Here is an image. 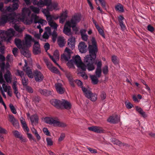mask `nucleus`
Returning <instances> with one entry per match:
<instances>
[{"mask_svg": "<svg viewBox=\"0 0 155 155\" xmlns=\"http://www.w3.org/2000/svg\"><path fill=\"white\" fill-rule=\"evenodd\" d=\"M87 46L83 42H80L78 45V49L80 51L81 53H85L87 51Z\"/></svg>", "mask_w": 155, "mask_h": 155, "instance_id": "obj_20", "label": "nucleus"}, {"mask_svg": "<svg viewBox=\"0 0 155 155\" xmlns=\"http://www.w3.org/2000/svg\"><path fill=\"white\" fill-rule=\"evenodd\" d=\"M20 120L24 131L25 132H28L29 130V128L27 126L25 119L23 117H21L20 118Z\"/></svg>", "mask_w": 155, "mask_h": 155, "instance_id": "obj_24", "label": "nucleus"}, {"mask_svg": "<svg viewBox=\"0 0 155 155\" xmlns=\"http://www.w3.org/2000/svg\"><path fill=\"white\" fill-rule=\"evenodd\" d=\"M55 87L57 91L60 94H63L64 91V89L62 87V85L60 83L55 84Z\"/></svg>", "mask_w": 155, "mask_h": 155, "instance_id": "obj_21", "label": "nucleus"}, {"mask_svg": "<svg viewBox=\"0 0 155 155\" xmlns=\"http://www.w3.org/2000/svg\"><path fill=\"white\" fill-rule=\"evenodd\" d=\"M46 17L48 24L50 23V22H53L51 16L50 15V14L46 16Z\"/></svg>", "mask_w": 155, "mask_h": 155, "instance_id": "obj_51", "label": "nucleus"}, {"mask_svg": "<svg viewBox=\"0 0 155 155\" xmlns=\"http://www.w3.org/2000/svg\"><path fill=\"white\" fill-rule=\"evenodd\" d=\"M13 133L15 137L19 138L22 135L17 130H15L13 131Z\"/></svg>", "mask_w": 155, "mask_h": 155, "instance_id": "obj_49", "label": "nucleus"}, {"mask_svg": "<svg viewBox=\"0 0 155 155\" xmlns=\"http://www.w3.org/2000/svg\"><path fill=\"white\" fill-rule=\"evenodd\" d=\"M34 78L36 82H41L43 80L44 77L40 71L35 70L34 71Z\"/></svg>", "mask_w": 155, "mask_h": 155, "instance_id": "obj_12", "label": "nucleus"}, {"mask_svg": "<svg viewBox=\"0 0 155 155\" xmlns=\"http://www.w3.org/2000/svg\"><path fill=\"white\" fill-rule=\"evenodd\" d=\"M82 91L85 96L92 101H95L97 98V95L95 94L92 93L89 90L85 87H82Z\"/></svg>", "mask_w": 155, "mask_h": 155, "instance_id": "obj_10", "label": "nucleus"}, {"mask_svg": "<svg viewBox=\"0 0 155 155\" xmlns=\"http://www.w3.org/2000/svg\"><path fill=\"white\" fill-rule=\"evenodd\" d=\"M15 42L16 46L19 49H21L25 46L24 41H21L18 38H15Z\"/></svg>", "mask_w": 155, "mask_h": 155, "instance_id": "obj_18", "label": "nucleus"}, {"mask_svg": "<svg viewBox=\"0 0 155 155\" xmlns=\"http://www.w3.org/2000/svg\"><path fill=\"white\" fill-rule=\"evenodd\" d=\"M120 25V26L121 29L123 31L125 30L126 28V26L124 23V22H120L119 23Z\"/></svg>", "mask_w": 155, "mask_h": 155, "instance_id": "obj_64", "label": "nucleus"}, {"mask_svg": "<svg viewBox=\"0 0 155 155\" xmlns=\"http://www.w3.org/2000/svg\"><path fill=\"white\" fill-rule=\"evenodd\" d=\"M125 105L128 109H131L133 107V105L129 102H126Z\"/></svg>", "mask_w": 155, "mask_h": 155, "instance_id": "obj_59", "label": "nucleus"}, {"mask_svg": "<svg viewBox=\"0 0 155 155\" xmlns=\"http://www.w3.org/2000/svg\"><path fill=\"white\" fill-rule=\"evenodd\" d=\"M81 16L78 14L74 15L70 21L73 30L76 32L78 31V29L76 26V24L81 20Z\"/></svg>", "mask_w": 155, "mask_h": 155, "instance_id": "obj_8", "label": "nucleus"}, {"mask_svg": "<svg viewBox=\"0 0 155 155\" xmlns=\"http://www.w3.org/2000/svg\"><path fill=\"white\" fill-rule=\"evenodd\" d=\"M29 119L31 121L32 125H36L38 123V117L37 114H34L30 117Z\"/></svg>", "mask_w": 155, "mask_h": 155, "instance_id": "obj_22", "label": "nucleus"}, {"mask_svg": "<svg viewBox=\"0 0 155 155\" xmlns=\"http://www.w3.org/2000/svg\"><path fill=\"white\" fill-rule=\"evenodd\" d=\"M115 8L116 11H118L119 12H124L123 6L120 3H118L115 6Z\"/></svg>", "mask_w": 155, "mask_h": 155, "instance_id": "obj_35", "label": "nucleus"}, {"mask_svg": "<svg viewBox=\"0 0 155 155\" xmlns=\"http://www.w3.org/2000/svg\"><path fill=\"white\" fill-rule=\"evenodd\" d=\"M32 39L31 36L28 35H26L25 37V41H24V43L25 46H31V41H32Z\"/></svg>", "mask_w": 155, "mask_h": 155, "instance_id": "obj_26", "label": "nucleus"}, {"mask_svg": "<svg viewBox=\"0 0 155 155\" xmlns=\"http://www.w3.org/2000/svg\"><path fill=\"white\" fill-rule=\"evenodd\" d=\"M44 2L45 5L48 7L49 6L51 3V0H44Z\"/></svg>", "mask_w": 155, "mask_h": 155, "instance_id": "obj_55", "label": "nucleus"}, {"mask_svg": "<svg viewBox=\"0 0 155 155\" xmlns=\"http://www.w3.org/2000/svg\"><path fill=\"white\" fill-rule=\"evenodd\" d=\"M42 12L45 14V16L50 14L49 11L48 9H43Z\"/></svg>", "mask_w": 155, "mask_h": 155, "instance_id": "obj_62", "label": "nucleus"}, {"mask_svg": "<svg viewBox=\"0 0 155 155\" xmlns=\"http://www.w3.org/2000/svg\"><path fill=\"white\" fill-rule=\"evenodd\" d=\"M27 135L28 137L30 140H32L34 141H35V139L34 138L32 135L31 134L27 133Z\"/></svg>", "mask_w": 155, "mask_h": 155, "instance_id": "obj_60", "label": "nucleus"}, {"mask_svg": "<svg viewBox=\"0 0 155 155\" xmlns=\"http://www.w3.org/2000/svg\"><path fill=\"white\" fill-rule=\"evenodd\" d=\"M31 10L35 13L38 14L40 12V9L38 8L35 7L33 6H31L30 7Z\"/></svg>", "mask_w": 155, "mask_h": 155, "instance_id": "obj_40", "label": "nucleus"}, {"mask_svg": "<svg viewBox=\"0 0 155 155\" xmlns=\"http://www.w3.org/2000/svg\"><path fill=\"white\" fill-rule=\"evenodd\" d=\"M112 61L115 64H118L119 60L117 57L115 56H112L111 58Z\"/></svg>", "mask_w": 155, "mask_h": 155, "instance_id": "obj_42", "label": "nucleus"}, {"mask_svg": "<svg viewBox=\"0 0 155 155\" xmlns=\"http://www.w3.org/2000/svg\"><path fill=\"white\" fill-rule=\"evenodd\" d=\"M9 107L12 113L14 114H15L17 113V112L15 108L13 105L12 104H10L9 105Z\"/></svg>", "mask_w": 155, "mask_h": 155, "instance_id": "obj_48", "label": "nucleus"}, {"mask_svg": "<svg viewBox=\"0 0 155 155\" xmlns=\"http://www.w3.org/2000/svg\"><path fill=\"white\" fill-rule=\"evenodd\" d=\"M38 91L41 94L45 96H49L51 95L52 94V91L49 90L48 91L46 89L41 90L40 89Z\"/></svg>", "mask_w": 155, "mask_h": 155, "instance_id": "obj_32", "label": "nucleus"}, {"mask_svg": "<svg viewBox=\"0 0 155 155\" xmlns=\"http://www.w3.org/2000/svg\"><path fill=\"white\" fill-rule=\"evenodd\" d=\"M75 82L78 86L81 88L82 89V87H84L82 86V82L80 80H76L75 81Z\"/></svg>", "mask_w": 155, "mask_h": 155, "instance_id": "obj_50", "label": "nucleus"}, {"mask_svg": "<svg viewBox=\"0 0 155 155\" xmlns=\"http://www.w3.org/2000/svg\"><path fill=\"white\" fill-rule=\"evenodd\" d=\"M2 87L4 90V91L6 92L9 90L11 89V87L10 86H7L5 83H3Z\"/></svg>", "mask_w": 155, "mask_h": 155, "instance_id": "obj_44", "label": "nucleus"}, {"mask_svg": "<svg viewBox=\"0 0 155 155\" xmlns=\"http://www.w3.org/2000/svg\"><path fill=\"white\" fill-rule=\"evenodd\" d=\"M15 21L14 22H12L13 24H15L14 26V29L16 31H18V32H22L23 30V29L19 27V26L18 25H17V24L15 23Z\"/></svg>", "mask_w": 155, "mask_h": 155, "instance_id": "obj_38", "label": "nucleus"}, {"mask_svg": "<svg viewBox=\"0 0 155 155\" xmlns=\"http://www.w3.org/2000/svg\"><path fill=\"white\" fill-rule=\"evenodd\" d=\"M136 110L140 114H141L143 117H146L147 116L145 112L143 111L142 109L141 108L138 106H137L136 107Z\"/></svg>", "mask_w": 155, "mask_h": 155, "instance_id": "obj_37", "label": "nucleus"}, {"mask_svg": "<svg viewBox=\"0 0 155 155\" xmlns=\"http://www.w3.org/2000/svg\"><path fill=\"white\" fill-rule=\"evenodd\" d=\"M95 60H94V62L93 64V67L94 68H95L94 66V65H96L97 66V68H101L102 66V62L101 61H97V60L95 61Z\"/></svg>", "mask_w": 155, "mask_h": 155, "instance_id": "obj_39", "label": "nucleus"}, {"mask_svg": "<svg viewBox=\"0 0 155 155\" xmlns=\"http://www.w3.org/2000/svg\"><path fill=\"white\" fill-rule=\"evenodd\" d=\"M78 74H79L84 79H86L87 78V76L85 72H80L78 73Z\"/></svg>", "mask_w": 155, "mask_h": 155, "instance_id": "obj_54", "label": "nucleus"}, {"mask_svg": "<svg viewBox=\"0 0 155 155\" xmlns=\"http://www.w3.org/2000/svg\"><path fill=\"white\" fill-rule=\"evenodd\" d=\"M44 120L46 123L55 126L64 127L66 126L65 124L60 121L57 117H46L44 118Z\"/></svg>", "mask_w": 155, "mask_h": 155, "instance_id": "obj_4", "label": "nucleus"}, {"mask_svg": "<svg viewBox=\"0 0 155 155\" xmlns=\"http://www.w3.org/2000/svg\"><path fill=\"white\" fill-rule=\"evenodd\" d=\"M24 71L29 78H34V71H33L31 68H24Z\"/></svg>", "mask_w": 155, "mask_h": 155, "instance_id": "obj_23", "label": "nucleus"}, {"mask_svg": "<svg viewBox=\"0 0 155 155\" xmlns=\"http://www.w3.org/2000/svg\"><path fill=\"white\" fill-rule=\"evenodd\" d=\"M107 120L109 122L116 124L120 121V117L118 115H115L110 116L107 119Z\"/></svg>", "mask_w": 155, "mask_h": 155, "instance_id": "obj_14", "label": "nucleus"}, {"mask_svg": "<svg viewBox=\"0 0 155 155\" xmlns=\"http://www.w3.org/2000/svg\"><path fill=\"white\" fill-rule=\"evenodd\" d=\"M8 132L5 129L0 126V140L2 142H3L5 140L2 134H6Z\"/></svg>", "mask_w": 155, "mask_h": 155, "instance_id": "obj_28", "label": "nucleus"}, {"mask_svg": "<svg viewBox=\"0 0 155 155\" xmlns=\"http://www.w3.org/2000/svg\"><path fill=\"white\" fill-rule=\"evenodd\" d=\"M33 4L34 5H37L40 7H42L45 5L44 2L42 0H40L38 2L35 0L33 2Z\"/></svg>", "mask_w": 155, "mask_h": 155, "instance_id": "obj_36", "label": "nucleus"}, {"mask_svg": "<svg viewBox=\"0 0 155 155\" xmlns=\"http://www.w3.org/2000/svg\"><path fill=\"white\" fill-rule=\"evenodd\" d=\"M49 25L51 28L54 29V30H57L58 25L56 23L54 22L53 21L51 22H50V23L49 24Z\"/></svg>", "mask_w": 155, "mask_h": 155, "instance_id": "obj_43", "label": "nucleus"}, {"mask_svg": "<svg viewBox=\"0 0 155 155\" xmlns=\"http://www.w3.org/2000/svg\"><path fill=\"white\" fill-rule=\"evenodd\" d=\"M87 148L92 153H96L97 152L96 149H93L88 147H87Z\"/></svg>", "mask_w": 155, "mask_h": 155, "instance_id": "obj_63", "label": "nucleus"}, {"mask_svg": "<svg viewBox=\"0 0 155 155\" xmlns=\"http://www.w3.org/2000/svg\"><path fill=\"white\" fill-rule=\"evenodd\" d=\"M15 18L12 14H8L2 16L0 19V24H5L8 21L13 22Z\"/></svg>", "mask_w": 155, "mask_h": 155, "instance_id": "obj_9", "label": "nucleus"}, {"mask_svg": "<svg viewBox=\"0 0 155 155\" xmlns=\"http://www.w3.org/2000/svg\"><path fill=\"white\" fill-rule=\"evenodd\" d=\"M71 28V25L70 21H67L65 24L63 32L64 33L68 36H71L72 35Z\"/></svg>", "mask_w": 155, "mask_h": 155, "instance_id": "obj_11", "label": "nucleus"}, {"mask_svg": "<svg viewBox=\"0 0 155 155\" xmlns=\"http://www.w3.org/2000/svg\"><path fill=\"white\" fill-rule=\"evenodd\" d=\"M51 104L57 108H64L67 110L70 109L71 107V103L67 100L62 99L60 101L56 99H53L51 100Z\"/></svg>", "mask_w": 155, "mask_h": 155, "instance_id": "obj_2", "label": "nucleus"}, {"mask_svg": "<svg viewBox=\"0 0 155 155\" xmlns=\"http://www.w3.org/2000/svg\"><path fill=\"white\" fill-rule=\"evenodd\" d=\"M50 70L54 73L57 74H60V72L58 69V68H49Z\"/></svg>", "mask_w": 155, "mask_h": 155, "instance_id": "obj_56", "label": "nucleus"}, {"mask_svg": "<svg viewBox=\"0 0 155 155\" xmlns=\"http://www.w3.org/2000/svg\"><path fill=\"white\" fill-rule=\"evenodd\" d=\"M18 1L16 0H13L12 6L8 7L7 9V10L9 12H11L17 9L18 7V5L17 3Z\"/></svg>", "mask_w": 155, "mask_h": 155, "instance_id": "obj_16", "label": "nucleus"}, {"mask_svg": "<svg viewBox=\"0 0 155 155\" xmlns=\"http://www.w3.org/2000/svg\"><path fill=\"white\" fill-rule=\"evenodd\" d=\"M65 74L68 79L70 84L72 87H74V81L71 74L70 73L68 72H66Z\"/></svg>", "mask_w": 155, "mask_h": 155, "instance_id": "obj_33", "label": "nucleus"}, {"mask_svg": "<svg viewBox=\"0 0 155 155\" xmlns=\"http://www.w3.org/2000/svg\"><path fill=\"white\" fill-rule=\"evenodd\" d=\"M15 33V31L12 28H10L7 31L0 30V37L5 40L9 41L14 36Z\"/></svg>", "mask_w": 155, "mask_h": 155, "instance_id": "obj_6", "label": "nucleus"}, {"mask_svg": "<svg viewBox=\"0 0 155 155\" xmlns=\"http://www.w3.org/2000/svg\"><path fill=\"white\" fill-rule=\"evenodd\" d=\"M17 82L14 81L13 82L12 87L14 90V93L15 94L17 97L19 98L20 97V93L18 91V88L17 87Z\"/></svg>", "mask_w": 155, "mask_h": 155, "instance_id": "obj_25", "label": "nucleus"}, {"mask_svg": "<svg viewBox=\"0 0 155 155\" xmlns=\"http://www.w3.org/2000/svg\"><path fill=\"white\" fill-rule=\"evenodd\" d=\"M101 68H96L95 71V75L99 78L101 75Z\"/></svg>", "mask_w": 155, "mask_h": 155, "instance_id": "obj_45", "label": "nucleus"}, {"mask_svg": "<svg viewBox=\"0 0 155 155\" xmlns=\"http://www.w3.org/2000/svg\"><path fill=\"white\" fill-rule=\"evenodd\" d=\"M8 68H0V83L2 84L4 82L3 78V74L5 71L6 72L4 75V78L8 83L12 82V75L10 72L7 69Z\"/></svg>", "mask_w": 155, "mask_h": 155, "instance_id": "obj_5", "label": "nucleus"}, {"mask_svg": "<svg viewBox=\"0 0 155 155\" xmlns=\"http://www.w3.org/2000/svg\"><path fill=\"white\" fill-rule=\"evenodd\" d=\"M33 51L34 54L35 55L41 53L40 45L38 41H36L35 42L33 46Z\"/></svg>", "mask_w": 155, "mask_h": 155, "instance_id": "obj_13", "label": "nucleus"}, {"mask_svg": "<svg viewBox=\"0 0 155 155\" xmlns=\"http://www.w3.org/2000/svg\"><path fill=\"white\" fill-rule=\"evenodd\" d=\"M71 56L69 55L66 54V53H64V54L61 55V61H69V60L71 58Z\"/></svg>", "mask_w": 155, "mask_h": 155, "instance_id": "obj_30", "label": "nucleus"}, {"mask_svg": "<svg viewBox=\"0 0 155 155\" xmlns=\"http://www.w3.org/2000/svg\"><path fill=\"white\" fill-rule=\"evenodd\" d=\"M100 3L101 4V5L103 8L104 9L106 10V3L105 1L104 0H103L101 1V2H100Z\"/></svg>", "mask_w": 155, "mask_h": 155, "instance_id": "obj_53", "label": "nucleus"}, {"mask_svg": "<svg viewBox=\"0 0 155 155\" xmlns=\"http://www.w3.org/2000/svg\"><path fill=\"white\" fill-rule=\"evenodd\" d=\"M9 118L10 121L12 123L14 127H16L18 125V123L17 120L15 118L13 115H9Z\"/></svg>", "mask_w": 155, "mask_h": 155, "instance_id": "obj_31", "label": "nucleus"}, {"mask_svg": "<svg viewBox=\"0 0 155 155\" xmlns=\"http://www.w3.org/2000/svg\"><path fill=\"white\" fill-rule=\"evenodd\" d=\"M25 89L27 91L30 93H32L33 92L32 88L30 86H27L25 87Z\"/></svg>", "mask_w": 155, "mask_h": 155, "instance_id": "obj_52", "label": "nucleus"}, {"mask_svg": "<svg viewBox=\"0 0 155 155\" xmlns=\"http://www.w3.org/2000/svg\"><path fill=\"white\" fill-rule=\"evenodd\" d=\"M24 74V72L23 71H19V70H17L16 75L20 76L22 78Z\"/></svg>", "mask_w": 155, "mask_h": 155, "instance_id": "obj_58", "label": "nucleus"}, {"mask_svg": "<svg viewBox=\"0 0 155 155\" xmlns=\"http://www.w3.org/2000/svg\"><path fill=\"white\" fill-rule=\"evenodd\" d=\"M91 45H89L88 50L89 54L86 55L84 58V62L87 66V68H94V62L96 58V54L98 51L97 42L95 38L92 37Z\"/></svg>", "mask_w": 155, "mask_h": 155, "instance_id": "obj_1", "label": "nucleus"}, {"mask_svg": "<svg viewBox=\"0 0 155 155\" xmlns=\"http://www.w3.org/2000/svg\"><path fill=\"white\" fill-rule=\"evenodd\" d=\"M64 53H66V54L69 55L71 56V53H72L71 50L67 48H66L64 51Z\"/></svg>", "mask_w": 155, "mask_h": 155, "instance_id": "obj_61", "label": "nucleus"}, {"mask_svg": "<svg viewBox=\"0 0 155 155\" xmlns=\"http://www.w3.org/2000/svg\"><path fill=\"white\" fill-rule=\"evenodd\" d=\"M31 13V12L28 8H24L22 10V12L21 15L20 19L21 20L26 21L27 23L31 24L33 22L32 18L30 20H28V17H29ZM32 15V18L33 17Z\"/></svg>", "mask_w": 155, "mask_h": 155, "instance_id": "obj_7", "label": "nucleus"}, {"mask_svg": "<svg viewBox=\"0 0 155 155\" xmlns=\"http://www.w3.org/2000/svg\"><path fill=\"white\" fill-rule=\"evenodd\" d=\"M75 38L73 37L69 38L68 40V44L69 47L72 49L74 48Z\"/></svg>", "mask_w": 155, "mask_h": 155, "instance_id": "obj_27", "label": "nucleus"}, {"mask_svg": "<svg viewBox=\"0 0 155 155\" xmlns=\"http://www.w3.org/2000/svg\"><path fill=\"white\" fill-rule=\"evenodd\" d=\"M90 78L93 84H96L98 83L99 78L94 75H90Z\"/></svg>", "mask_w": 155, "mask_h": 155, "instance_id": "obj_34", "label": "nucleus"}, {"mask_svg": "<svg viewBox=\"0 0 155 155\" xmlns=\"http://www.w3.org/2000/svg\"><path fill=\"white\" fill-rule=\"evenodd\" d=\"M43 131L44 133L47 136H50V133L47 128H44L43 129Z\"/></svg>", "mask_w": 155, "mask_h": 155, "instance_id": "obj_57", "label": "nucleus"}, {"mask_svg": "<svg viewBox=\"0 0 155 155\" xmlns=\"http://www.w3.org/2000/svg\"><path fill=\"white\" fill-rule=\"evenodd\" d=\"M22 83L23 85L24 86H27V85L28 83V79L27 78L23 77L22 79Z\"/></svg>", "mask_w": 155, "mask_h": 155, "instance_id": "obj_46", "label": "nucleus"}, {"mask_svg": "<svg viewBox=\"0 0 155 155\" xmlns=\"http://www.w3.org/2000/svg\"><path fill=\"white\" fill-rule=\"evenodd\" d=\"M88 129L92 131L97 133H101L104 132V130L102 128L99 127L92 126L89 127Z\"/></svg>", "mask_w": 155, "mask_h": 155, "instance_id": "obj_19", "label": "nucleus"}, {"mask_svg": "<svg viewBox=\"0 0 155 155\" xmlns=\"http://www.w3.org/2000/svg\"><path fill=\"white\" fill-rule=\"evenodd\" d=\"M30 46H25L21 49V53L24 56L26 57H29L30 56V52L28 50V48Z\"/></svg>", "mask_w": 155, "mask_h": 155, "instance_id": "obj_17", "label": "nucleus"}, {"mask_svg": "<svg viewBox=\"0 0 155 155\" xmlns=\"http://www.w3.org/2000/svg\"><path fill=\"white\" fill-rule=\"evenodd\" d=\"M96 28L98 30L100 35L103 38H105V35L103 30L99 26H97Z\"/></svg>", "mask_w": 155, "mask_h": 155, "instance_id": "obj_41", "label": "nucleus"}, {"mask_svg": "<svg viewBox=\"0 0 155 155\" xmlns=\"http://www.w3.org/2000/svg\"><path fill=\"white\" fill-rule=\"evenodd\" d=\"M67 64L70 67H73L74 65H76L78 68H86L87 67L86 63L82 61L80 57L78 55L73 56L72 59L68 62Z\"/></svg>", "mask_w": 155, "mask_h": 155, "instance_id": "obj_3", "label": "nucleus"}, {"mask_svg": "<svg viewBox=\"0 0 155 155\" xmlns=\"http://www.w3.org/2000/svg\"><path fill=\"white\" fill-rule=\"evenodd\" d=\"M58 44L60 47H63L65 45V42L63 37H59L58 39Z\"/></svg>", "mask_w": 155, "mask_h": 155, "instance_id": "obj_29", "label": "nucleus"}, {"mask_svg": "<svg viewBox=\"0 0 155 155\" xmlns=\"http://www.w3.org/2000/svg\"><path fill=\"white\" fill-rule=\"evenodd\" d=\"M46 140L48 146H51L53 145V141L51 138L48 137H47Z\"/></svg>", "mask_w": 155, "mask_h": 155, "instance_id": "obj_47", "label": "nucleus"}, {"mask_svg": "<svg viewBox=\"0 0 155 155\" xmlns=\"http://www.w3.org/2000/svg\"><path fill=\"white\" fill-rule=\"evenodd\" d=\"M50 58L55 64L59 67V68H60L59 65L56 62V61L59 60V54L58 51H55L54 53L53 56L50 55Z\"/></svg>", "mask_w": 155, "mask_h": 155, "instance_id": "obj_15", "label": "nucleus"}]
</instances>
